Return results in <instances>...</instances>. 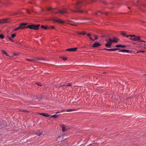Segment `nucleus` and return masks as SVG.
I'll return each mask as SVG.
<instances>
[{
  "instance_id": "nucleus-1",
  "label": "nucleus",
  "mask_w": 146,
  "mask_h": 146,
  "mask_svg": "<svg viewBox=\"0 0 146 146\" xmlns=\"http://www.w3.org/2000/svg\"><path fill=\"white\" fill-rule=\"evenodd\" d=\"M27 25V24L26 23H22L20 24L19 26L20 29H24L26 27L29 28L31 29H34L37 30H38L39 27L40 26L39 24L37 25H28L27 27H26L25 25Z\"/></svg>"
},
{
  "instance_id": "nucleus-2",
  "label": "nucleus",
  "mask_w": 146,
  "mask_h": 146,
  "mask_svg": "<svg viewBox=\"0 0 146 146\" xmlns=\"http://www.w3.org/2000/svg\"><path fill=\"white\" fill-rule=\"evenodd\" d=\"M107 42L105 46L108 48H110L112 45V42L117 43L118 41V39L115 37H113L112 38H109L108 40H105Z\"/></svg>"
},
{
  "instance_id": "nucleus-3",
  "label": "nucleus",
  "mask_w": 146,
  "mask_h": 146,
  "mask_svg": "<svg viewBox=\"0 0 146 146\" xmlns=\"http://www.w3.org/2000/svg\"><path fill=\"white\" fill-rule=\"evenodd\" d=\"M82 3V1H80L77 2L75 5V10H73L71 9L70 10L71 11L74 13H83L82 10H80V8L81 7V4Z\"/></svg>"
},
{
  "instance_id": "nucleus-4",
  "label": "nucleus",
  "mask_w": 146,
  "mask_h": 146,
  "mask_svg": "<svg viewBox=\"0 0 146 146\" xmlns=\"http://www.w3.org/2000/svg\"><path fill=\"white\" fill-rule=\"evenodd\" d=\"M129 36H130L131 37L129 38V39L132 40L137 41L139 42H145L144 40L140 39V37L139 36H136L134 35H129L126 36L127 37H128Z\"/></svg>"
},
{
  "instance_id": "nucleus-5",
  "label": "nucleus",
  "mask_w": 146,
  "mask_h": 146,
  "mask_svg": "<svg viewBox=\"0 0 146 146\" xmlns=\"http://www.w3.org/2000/svg\"><path fill=\"white\" fill-rule=\"evenodd\" d=\"M52 20L54 21H56L60 24H64L65 23V21H64L60 19H53Z\"/></svg>"
},
{
  "instance_id": "nucleus-6",
  "label": "nucleus",
  "mask_w": 146,
  "mask_h": 146,
  "mask_svg": "<svg viewBox=\"0 0 146 146\" xmlns=\"http://www.w3.org/2000/svg\"><path fill=\"white\" fill-rule=\"evenodd\" d=\"M68 13L66 10L65 9H64L62 10H60L59 11L56 12V13H60L61 14H63L65 13Z\"/></svg>"
},
{
  "instance_id": "nucleus-7",
  "label": "nucleus",
  "mask_w": 146,
  "mask_h": 146,
  "mask_svg": "<svg viewBox=\"0 0 146 146\" xmlns=\"http://www.w3.org/2000/svg\"><path fill=\"white\" fill-rule=\"evenodd\" d=\"M77 49V48H71L68 49L66 50H67L69 52L75 51H76Z\"/></svg>"
},
{
  "instance_id": "nucleus-8",
  "label": "nucleus",
  "mask_w": 146,
  "mask_h": 146,
  "mask_svg": "<svg viewBox=\"0 0 146 146\" xmlns=\"http://www.w3.org/2000/svg\"><path fill=\"white\" fill-rule=\"evenodd\" d=\"M101 46V44L98 42H96L93 44V47H97Z\"/></svg>"
},
{
  "instance_id": "nucleus-9",
  "label": "nucleus",
  "mask_w": 146,
  "mask_h": 146,
  "mask_svg": "<svg viewBox=\"0 0 146 146\" xmlns=\"http://www.w3.org/2000/svg\"><path fill=\"white\" fill-rule=\"evenodd\" d=\"M133 4V5L137 7H138V8L141 11H143V10L142 9L141 7V6H139L138 5H137V4H136L135 3H133L132 1L131 2Z\"/></svg>"
},
{
  "instance_id": "nucleus-10",
  "label": "nucleus",
  "mask_w": 146,
  "mask_h": 146,
  "mask_svg": "<svg viewBox=\"0 0 146 146\" xmlns=\"http://www.w3.org/2000/svg\"><path fill=\"white\" fill-rule=\"evenodd\" d=\"M104 49L110 51H114L115 50H120V49L119 48H115L112 49L105 48Z\"/></svg>"
},
{
  "instance_id": "nucleus-11",
  "label": "nucleus",
  "mask_w": 146,
  "mask_h": 146,
  "mask_svg": "<svg viewBox=\"0 0 146 146\" xmlns=\"http://www.w3.org/2000/svg\"><path fill=\"white\" fill-rule=\"evenodd\" d=\"M38 113L45 117H48L49 116L48 114L45 113Z\"/></svg>"
},
{
  "instance_id": "nucleus-12",
  "label": "nucleus",
  "mask_w": 146,
  "mask_h": 146,
  "mask_svg": "<svg viewBox=\"0 0 146 146\" xmlns=\"http://www.w3.org/2000/svg\"><path fill=\"white\" fill-rule=\"evenodd\" d=\"M115 46L117 47H121L122 48H124L126 47V46L123 45L117 44Z\"/></svg>"
},
{
  "instance_id": "nucleus-13",
  "label": "nucleus",
  "mask_w": 146,
  "mask_h": 146,
  "mask_svg": "<svg viewBox=\"0 0 146 146\" xmlns=\"http://www.w3.org/2000/svg\"><path fill=\"white\" fill-rule=\"evenodd\" d=\"M119 52H130V50H128L122 49L121 50H120Z\"/></svg>"
},
{
  "instance_id": "nucleus-14",
  "label": "nucleus",
  "mask_w": 146,
  "mask_h": 146,
  "mask_svg": "<svg viewBox=\"0 0 146 146\" xmlns=\"http://www.w3.org/2000/svg\"><path fill=\"white\" fill-rule=\"evenodd\" d=\"M36 134L38 136H40L42 134V133L41 131L38 130L36 132Z\"/></svg>"
},
{
  "instance_id": "nucleus-15",
  "label": "nucleus",
  "mask_w": 146,
  "mask_h": 146,
  "mask_svg": "<svg viewBox=\"0 0 146 146\" xmlns=\"http://www.w3.org/2000/svg\"><path fill=\"white\" fill-rule=\"evenodd\" d=\"M7 20L8 19H5L3 20L0 22V23H2L8 22L9 21H7Z\"/></svg>"
},
{
  "instance_id": "nucleus-16",
  "label": "nucleus",
  "mask_w": 146,
  "mask_h": 146,
  "mask_svg": "<svg viewBox=\"0 0 146 146\" xmlns=\"http://www.w3.org/2000/svg\"><path fill=\"white\" fill-rule=\"evenodd\" d=\"M62 131L63 132L65 131H66V129L65 128V126L64 125H62Z\"/></svg>"
},
{
  "instance_id": "nucleus-17",
  "label": "nucleus",
  "mask_w": 146,
  "mask_h": 146,
  "mask_svg": "<svg viewBox=\"0 0 146 146\" xmlns=\"http://www.w3.org/2000/svg\"><path fill=\"white\" fill-rule=\"evenodd\" d=\"M2 52L3 54H4L6 56H9V55H8V54H7V53L5 51V50H2Z\"/></svg>"
},
{
  "instance_id": "nucleus-18",
  "label": "nucleus",
  "mask_w": 146,
  "mask_h": 146,
  "mask_svg": "<svg viewBox=\"0 0 146 146\" xmlns=\"http://www.w3.org/2000/svg\"><path fill=\"white\" fill-rule=\"evenodd\" d=\"M72 83H67L66 84H65L63 86H71L72 85Z\"/></svg>"
},
{
  "instance_id": "nucleus-19",
  "label": "nucleus",
  "mask_w": 146,
  "mask_h": 146,
  "mask_svg": "<svg viewBox=\"0 0 146 146\" xmlns=\"http://www.w3.org/2000/svg\"><path fill=\"white\" fill-rule=\"evenodd\" d=\"M26 59L28 61H30V62H33V61H34L35 60V59Z\"/></svg>"
},
{
  "instance_id": "nucleus-20",
  "label": "nucleus",
  "mask_w": 146,
  "mask_h": 146,
  "mask_svg": "<svg viewBox=\"0 0 146 146\" xmlns=\"http://www.w3.org/2000/svg\"><path fill=\"white\" fill-rule=\"evenodd\" d=\"M58 117V115H52L51 116V117H54V118H56Z\"/></svg>"
},
{
  "instance_id": "nucleus-21",
  "label": "nucleus",
  "mask_w": 146,
  "mask_h": 146,
  "mask_svg": "<svg viewBox=\"0 0 146 146\" xmlns=\"http://www.w3.org/2000/svg\"><path fill=\"white\" fill-rule=\"evenodd\" d=\"M76 110L74 109H68V110H66V111H67V112H70V111H75V110Z\"/></svg>"
},
{
  "instance_id": "nucleus-22",
  "label": "nucleus",
  "mask_w": 146,
  "mask_h": 146,
  "mask_svg": "<svg viewBox=\"0 0 146 146\" xmlns=\"http://www.w3.org/2000/svg\"><path fill=\"white\" fill-rule=\"evenodd\" d=\"M60 57V58H62L63 60H66L67 59V57Z\"/></svg>"
},
{
  "instance_id": "nucleus-23",
  "label": "nucleus",
  "mask_w": 146,
  "mask_h": 146,
  "mask_svg": "<svg viewBox=\"0 0 146 146\" xmlns=\"http://www.w3.org/2000/svg\"><path fill=\"white\" fill-rule=\"evenodd\" d=\"M41 27L42 28H44L45 29H47V27H45L43 25H42L41 26Z\"/></svg>"
},
{
  "instance_id": "nucleus-24",
  "label": "nucleus",
  "mask_w": 146,
  "mask_h": 146,
  "mask_svg": "<svg viewBox=\"0 0 146 146\" xmlns=\"http://www.w3.org/2000/svg\"><path fill=\"white\" fill-rule=\"evenodd\" d=\"M36 59L37 60H44V59H43L42 58H37Z\"/></svg>"
},
{
  "instance_id": "nucleus-25",
  "label": "nucleus",
  "mask_w": 146,
  "mask_h": 146,
  "mask_svg": "<svg viewBox=\"0 0 146 146\" xmlns=\"http://www.w3.org/2000/svg\"><path fill=\"white\" fill-rule=\"evenodd\" d=\"M4 36L3 35H0V38H1L2 39H3L4 38Z\"/></svg>"
},
{
  "instance_id": "nucleus-26",
  "label": "nucleus",
  "mask_w": 146,
  "mask_h": 146,
  "mask_svg": "<svg viewBox=\"0 0 146 146\" xmlns=\"http://www.w3.org/2000/svg\"><path fill=\"white\" fill-rule=\"evenodd\" d=\"M36 84L38 86H42V85L41 84L38 82H37L36 83Z\"/></svg>"
},
{
  "instance_id": "nucleus-27",
  "label": "nucleus",
  "mask_w": 146,
  "mask_h": 146,
  "mask_svg": "<svg viewBox=\"0 0 146 146\" xmlns=\"http://www.w3.org/2000/svg\"><path fill=\"white\" fill-rule=\"evenodd\" d=\"M68 23L72 25H74L75 26H76V24H73L72 23Z\"/></svg>"
},
{
  "instance_id": "nucleus-28",
  "label": "nucleus",
  "mask_w": 146,
  "mask_h": 146,
  "mask_svg": "<svg viewBox=\"0 0 146 146\" xmlns=\"http://www.w3.org/2000/svg\"><path fill=\"white\" fill-rule=\"evenodd\" d=\"M16 35L15 34H12L11 35V37L12 38H14L16 36Z\"/></svg>"
},
{
  "instance_id": "nucleus-29",
  "label": "nucleus",
  "mask_w": 146,
  "mask_h": 146,
  "mask_svg": "<svg viewBox=\"0 0 146 146\" xmlns=\"http://www.w3.org/2000/svg\"><path fill=\"white\" fill-rule=\"evenodd\" d=\"M121 34L123 36H125L126 35L123 32H121Z\"/></svg>"
},
{
  "instance_id": "nucleus-30",
  "label": "nucleus",
  "mask_w": 146,
  "mask_h": 146,
  "mask_svg": "<svg viewBox=\"0 0 146 146\" xmlns=\"http://www.w3.org/2000/svg\"><path fill=\"white\" fill-rule=\"evenodd\" d=\"M94 36L95 37V39H94V40H95L96 39H97L98 38V37L96 35H94Z\"/></svg>"
},
{
  "instance_id": "nucleus-31",
  "label": "nucleus",
  "mask_w": 146,
  "mask_h": 146,
  "mask_svg": "<svg viewBox=\"0 0 146 146\" xmlns=\"http://www.w3.org/2000/svg\"><path fill=\"white\" fill-rule=\"evenodd\" d=\"M145 51L143 50H140L137 52H145Z\"/></svg>"
},
{
  "instance_id": "nucleus-32",
  "label": "nucleus",
  "mask_w": 146,
  "mask_h": 146,
  "mask_svg": "<svg viewBox=\"0 0 146 146\" xmlns=\"http://www.w3.org/2000/svg\"><path fill=\"white\" fill-rule=\"evenodd\" d=\"M80 34H83L84 35H85L86 34V33L84 32H83V33H79Z\"/></svg>"
},
{
  "instance_id": "nucleus-33",
  "label": "nucleus",
  "mask_w": 146,
  "mask_h": 146,
  "mask_svg": "<svg viewBox=\"0 0 146 146\" xmlns=\"http://www.w3.org/2000/svg\"><path fill=\"white\" fill-rule=\"evenodd\" d=\"M26 11H27V13L29 14H30V12L29 11V10H26Z\"/></svg>"
},
{
  "instance_id": "nucleus-34",
  "label": "nucleus",
  "mask_w": 146,
  "mask_h": 146,
  "mask_svg": "<svg viewBox=\"0 0 146 146\" xmlns=\"http://www.w3.org/2000/svg\"><path fill=\"white\" fill-rule=\"evenodd\" d=\"M20 29V28L19 27H18V28H17L16 29H15L14 30V31H17L18 29Z\"/></svg>"
},
{
  "instance_id": "nucleus-35",
  "label": "nucleus",
  "mask_w": 146,
  "mask_h": 146,
  "mask_svg": "<svg viewBox=\"0 0 146 146\" xmlns=\"http://www.w3.org/2000/svg\"><path fill=\"white\" fill-rule=\"evenodd\" d=\"M8 37H9V39L10 40H11V41L13 42V39H11V38L9 36Z\"/></svg>"
},
{
  "instance_id": "nucleus-36",
  "label": "nucleus",
  "mask_w": 146,
  "mask_h": 146,
  "mask_svg": "<svg viewBox=\"0 0 146 146\" xmlns=\"http://www.w3.org/2000/svg\"><path fill=\"white\" fill-rule=\"evenodd\" d=\"M52 9V8L51 7H50L49 8H48L47 9L48 11H50Z\"/></svg>"
},
{
  "instance_id": "nucleus-37",
  "label": "nucleus",
  "mask_w": 146,
  "mask_h": 146,
  "mask_svg": "<svg viewBox=\"0 0 146 146\" xmlns=\"http://www.w3.org/2000/svg\"><path fill=\"white\" fill-rule=\"evenodd\" d=\"M87 35V36H89V37H90V36L91 35H91V33H89V34H88Z\"/></svg>"
},
{
  "instance_id": "nucleus-38",
  "label": "nucleus",
  "mask_w": 146,
  "mask_h": 146,
  "mask_svg": "<svg viewBox=\"0 0 146 146\" xmlns=\"http://www.w3.org/2000/svg\"><path fill=\"white\" fill-rule=\"evenodd\" d=\"M52 29H54L55 28L54 26H51L50 27Z\"/></svg>"
},
{
  "instance_id": "nucleus-39",
  "label": "nucleus",
  "mask_w": 146,
  "mask_h": 146,
  "mask_svg": "<svg viewBox=\"0 0 146 146\" xmlns=\"http://www.w3.org/2000/svg\"><path fill=\"white\" fill-rule=\"evenodd\" d=\"M89 38H90L91 40H93V41H94V40H94V39H92V38L90 36V37H89Z\"/></svg>"
},
{
  "instance_id": "nucleus-40",
  "label": "nucleus",
  "mask_w": 146,
  "mask_h": 146,
  "mask_svg": "<svg viewBox=\"0 0 146 146\" xmlns=\"http://www.w3.org/2000/svg\"><path fill=\"white\" fill-rule=\"evenodd\" d=\"M105 14L106 15H108V13L107 12H106L105 13Z\"/></svg>"
},
{
  "instance_id": "nucleus-41",
  "label": "nucleus",
  "mask_w": 146,
  "mask_h": 146,
  "mask_svg": "<svg viewBox=\"0 0 146 146\" xmlns=\"http://www.w3.org/2000/svg\"><path fill=\"white\" fill-rule=\"evenodd\" d=\"M62 111H57L56 112V113H58L61 112Z\"/></svg>"
},
{
  "instance_id": "nucleus-42",
  "label": "nucleus",
  "mask_w": 146,
  "mask_h": 146,
  "mask_svg": "<svg viewBox=\"0 0 146 146\" xmlns=\"http://www.w3.org/2000/svg\"><path fill=\"white\" fill-rule=\"evenodd\" d=\"M42 99V98H38V99L39 100H40Z\"/></svg>"
},
{
  "instance_id": "nucleus-43",
  "label": "nucleus",
  "mask_w": 146,
  "mask_h": 146,
  "mask_svg": "<svg viewBox=\"0 0 146 146\" xmlns=\"http://www.w3.org/2000/svg\"><path fill=\"white\" fill-rule=\"evenodd\" d=\"M144 6L145 7H146V5H144Z\"/></svg>"
},
{
  "instance_id": "nucleus-44",
  "label": "nucleus",
  "mask_w": 146,
  "mask_h": 146,
  "mask_svg": "<svg viewBox=\"0 0 146 146\" xmlns=\"http://www.w3.org/2000/svg\"><path fill=\"white\" fill-rule=\"evenodd\" d=\"M144 48H146V47H144Z\"/></svg>"
},
{
  "instance_id": "nucleus-45",
  "label": "nucleus",
  "mask_w": 146,
  "mask_h": 146,
  "mask_svg": "<svg viewBox=\"0 0 146 146\" xmlns=\"http://www.w3.org/2000/svg\"><path fill=\"white\" fill-rule=\"evenodd\" d=\"M144 45L145 46H146V44H144Z\"/></svg>"
}]
</instances>
